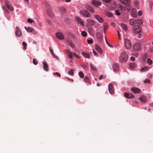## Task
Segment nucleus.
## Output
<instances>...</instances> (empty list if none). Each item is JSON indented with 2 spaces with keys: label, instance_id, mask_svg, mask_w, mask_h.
Instances as JSON below:
<instances>
[{
  "label": "nucleus",
  "instance_id": "obj_1",
  "mask_svg": "<svg viewBox=\"0 0 153 153\" xmlns=\"http://www.w3.org/2000/svg\"><path fill=\"white\" fill-rule=\"evenodd\" d=\"M128 56L127 53L125 52H122L119 57V60L120 62H123L127 61Z\"/></svg>",
  "mask_w": 153,
  "mask_h": 153
},
{
  "label": "nucleus",
  "instance_id": "obj_2",
  "mask_svg": "<svg viewBox=\"0 0 153 153\" xmlns=\"http://www.w3.org/2000/svg\"><path fill=\"white\" fill-rule=\"evenodd\" d=\"M125 46L127 49H130L132 46V44L128 39H125L124 41Z\"/></svg>",
  "mask_w": 153,
  "mask_h": 153
},
{
  "label": "nucleus",
  "instance_id": "obj_3",
  "mask_svg": "<svg viewBox=\"0 0 153 153\" xmlns=\"http://www.w3.org/2000/svg\"><path fill=\"white\" fill-rule=\"evenodd\" d=\"M15 35L19 37H21L22 35V31L20 28L18 27H15Z\"/></svg>",
  "mask_w": 153,
  "mask_h": 153
},
{
  "label": "nucleus",
  "instance_id": "obj_4",
  "mask_svg": "<svg viewBox=\"0 0 153 153\" xmlns=\"http://www.w3.org/2000/svg\"><path fill=\"white\" fill-rule=\"evenodd\" d=\"M133 31L135 33H139L141 31V29L139 25H136L133 27Z\"/></svg>",
  "mask_w": 153,
  "mask_h": 153
},
{
  "label": "nucleus",
  "instance_id": "obj_5",
  "mask_svg": "<svg viewBox=\"0 0 153 153\" xmlns=\"http://www.w3.org/2000/svg\"><path fill=\"white\" fill-rule=\"evenodd\" d=\"M141 44L139 43H135L133 45L134 49L136 51H139L141 48Z\"/></svg>",
  "mask_w": 153,
  "mask_h": 153
},
{
  "label": "nucleus",
  "instance_id": "obj_6",
  "mask_svg": "<svg viewBox=\"0 0 153 153\" xmlns=\"http://www.w3.org/2000/svg\"><path fill=\"white\" fill-rule=\"evenodd\" d=\"M108 88L109 93L112 94H114V88L112 83H111L109 84Z\"/></svg>",
  "mask_w": 153,
  "mask_h": 153
},
{
  "label": "nucleus",
  "instance_id": "obj_7",
  "mask_svg": "<svg viewBox=\"0 0 153 153\" xmlns=\"http://www.w3.org/2000/svg\"><path fill=\"white\" fill-rule=\"evenodd\" d=\"M65 52L69 58L72 59L73 58V53L71 52L68 49L65 50Z\"/></svg>",
  "mask_w": 153,
  "mask_h": 153
},
{
  "label": "nucleus",
  "instance_id": "obj_8",
  "mask_svg": "<svg viewBox=\"0 0 153 153\" xmlns=\"http://www.w3.org/2000/svg\"><path fill=\"white\" fill-rule=\"evenodd\" d=\"M117 7V3L115 1H113L112 4L109 6V9L111 10H114Z\"/></svg>",
  "mask_w": 153,
  "mask_h": 153
},
{
  "label": "nucleus",
  "instance_id": "obj_9",
  "mask_svg": "<svg viewBox=\"0 0 153 153\" xmlns=\"http://www.w3.org/2000/svg\"><path fill=\"white\" fill-rule=\"evenodd\" d=\"M87 26L93 25L95 23V22L90 19H88L86 20Z\"/></svg>",
  "mask_w": 153,
  "mask_h": 153
},
{
  "label": "nucleus",
  "instance_id": "obj_10",
  "mask_svg": "<svg viewBox=\"0 0 153 153\" xmlns=\"http://www.w3.org/2000/svg\"><path fill=\"white\" fill-rule=\"evenodd\" d=\"M46 6L47 7L46 9V12L48 15L50 16H53V14L52 13L51 11V10L50 7L48 4H46Z\"/></svg>",
  "mask_w": 153,
  "mask_h": 153
},
{
  "label": "nucleus",
  "instance_id": "obj_11",
  "mask_svg": "<svg viewBox=\"0 0 153 153\" xmlns=\"http://www.w3.org/2000/svg\"><path fill=\"white\" fill-rule=\"evenodd\" d=\"M131 90L134 93L139 94L140 92V90L137 87L131 88Z\"/></svg>",
  "mask_w": 153,
  "mask_h": 153
},
{
  "label": "nucleus",
  "instance_id": "obj_12",
  "mask_svg": "<svg viewBox=\"0 0 153 153\" xmlns=\"http://www.w3.org/2000/svg\"><path fill=\"white\" fill-rule=\"evenodd\" d=\"M95 18L100 22L102 23L103 22V18L98 15H96L94 16Z\"/></svg>",
  "mask_w": 153,
  "mask_h": 153
},
{
  "label": "nucleus",
  "instance_id": "obj_13",
  "mask_svg": "<svg viewBox=\"0 0 153 153\" xmlns=\"http://www.w3.org/2000/svg\"><path fill=\"white\" fill-rule=\"evenodd\" d=\"M56 37L59 39L62 40L64 39V37L62 34L60 32H59L56 34Z\"/></svg>",
  "mask_w": 153,
  "mask_h": 153
},
{
  "label": "nucleus",
  "instance_id": "obj_14",
  "mask_svg": "<svg viewBox=\"0 0 153 153\" xmlns=\"http://www.w3.org/2000/svg\"><path fill=\"white\" fill-rule=\"evenodd\" d=\"M92 4L95 6L98 7L101 5V3L98 1V0H93L92 1Z\"/></svg>",
  "mask_w": 153,
  "mask_h": 153
},
{
  "label": "nucleus",
  "instance_id": "obj_15",
  "mask_svg": "<svg viewBox=\"0 0 153 153\" xmlns=\"http://www.w3.org/2000/svg\"><path fill=\"white\" fill-rule=\"evenodd\" d=\"M113 68L114 71H117L119 70V65L117 63H114L113 65Z\"/></svg>",
  "mask_w": 153,
  "mask_h": 153
},
{
  "label": "nucleus",
  "instance_id": "obj_16",
  "mask_svg": "<svg viewBox=\"0 0 153 153\" xmlns=\"http://www.w3.org/2000/svg\"><path fill=\"white\" fill-rule=\"evenodd\" d=\"M124 96L126 98L128 99H131L134 97V96L133 94L128 93H124Z\"/></svg>",
  "mask_w": 153,
  "mask_h": 153
},
{
  "label": "nucleus",
  "instance_id": "obj_17",
  "mask_svg": "<svg viewBox=\"0 0 153 153\" xmlns=\"http://www.w3.org/2000/svg\"><path fill=\"white\" fill-rule=\"evenodd\" d=\"M42 63L43 65V68L44 70L46 71H47L49 69L47 63L45 61H44L42 62Z\"/></svg>",
  "mask_w": 153,
  "mask_h": 153
},
{
  "label": "nucleus",
  "instance_id": "obj_18",
  "mask_svg": "<svg viewBox=\"0 0 153 153\" xmlns=\"http://www.w3.org/2000/svg\"><path fill=\"white\" fill-rule=\"evenodd\" d=\"M95 49L100 53H102V51L101 48L97 45H96L95 46Z\"/></svg>",
  "mask_w": 153,
  "mask_h": 153
},
{
  "label": "nucleus",
  "instance_id": "obj_19",
  "mask_svg": "<svg viewBox=\"0 0 153 153\" xmlns=\"http://www.w3.org/2000/svg\"><path fill=\"white\" fill-rule=\"evenodd\" d=\"M5 4L7 7L11 11L13 10V8L12 6L9 4V2L8 1H5Z\"/></svg>",
  "mask_w": 153,
  "mask_h": 153
},
{
  "label": "nucleus",
  "instance_id": "obj_20",
  "mask_svg": "<svg viewBox=\"0 0 153 153\" xmlns=\"http://www.w3.org/2000/svg\"><path fill=\"white\" fill-rule=\"evenodd\" d=\"M131 14L132 16L134 17H136L137 16V12L136 10L134 8L132 9Z\"/></svg>",
  "mask_w": 153,
  "mask_h": 153
},
{
  "label": "nucleus",
  "instance_id": "obj_21",
  "mask_svg": "<svg viewBox=\"0 0 153 153\" xmlns=\"http://www.w3.org/2000/svg\"><path fill=\"white\" fill-rule=\"evenodd\" d=\"M82 14L84 16L87 17H90V14L87 11H83L82 12Z\"/></svg>",
  "mask_w": 153,
  "mask_h": 153
},
{
  "label": "nucleus",
  "instance_id": "obj_22",
  "mask_svg": "<svg viewBox=\"0 0 153 153\" xmlns=\"http://www.w3.org/2000/svg\"><path fill=\"white\" fill-rule=\"evenodd\" d=\"M76 20L78 23V24H80L81 26H84V25L83 22L79 18L76 17Z\"/></svg>",
  "mask_w": 153,
  "mask_h": 153
},
{
  "label": "nucleus",
  "instance_id": "obj_23",
  "mask_svg": "<svg viewBox=\"0 0 153 153\" xmlns=\"http://www.w3.org/2000/svg\"><path fill=\"white\" fill-rule=\"evenodd\" d=\"M123 4L126 5H128L130 3V0H120Z\"/></svg>",
  "mask_w": 153,
  "mask_h": 153
},
{
  "label": "nucleus",
  "instance_id": "obj_24",
  "mask_svg": "<svg viewBox=\"0 0 153 153\" xmlns=\"http://www.w3.org/2000/svg\"><path fill=\"white\" fill-rule=\"evenodd\" d=\"M140 101L143 103H145L146 101V97L145 96H141L140 98Z\"/></svg>",
  "mask_w": 153,
  "mask_h": 153
},
{
  "label": "nucleus",
  "instance_id": "obj_25",
  "mask_svg": "<svg viewBox=\"0 0 153 153\" xmlns=\"http://www.w3.org/2000/svg\"><path fill=\"white\" fill-rule=\"evenodd\" d=\"M82 55L85 58H87L88 59L90 58V54L88 53H86L85 52H82Z\"/></svg>",
  "mask_w": 153,
  "mask_h": 153
},
{
  "label": "nucleus",
  "instance_id": "obj_26",
  "mask_svg": "<svg viewBox=\"0 0 153 153\" xmlns=\"http://www.w3.org/2000/svg\"><path fill=\"white\" fill-rule=\"evenodd\" d=\"M121 26L126 31H127L128 30V27L126 24L122 23L121 24Z\"/></svg>",
  "mask_w": 153,
  "mask_h": 153
},
{
  "label": "nucleus",
  "instance_id": "obj_27",
  "mask_svg": "<svg viewBox=\"0 0 153 153\" xmlns=\"http://www.w3.org/2000/svg\"><path fill=\"white\" fill-rule=\"evenodd\" d=\"M129 23L131 26H134L136 24L135 20L133 19H130L129 21Z\"/></svg>",
  "mask_w": 153,
  "mask_h": 153
},
{
  "label": "nucleus",
  "instance_id": "obj_28",
  "mask_svg": "<svg viewBox=\"0 0 153 153\" xmlns=\"http://www.w3.org/2000/svg\"><path fill=\"white\" fill-rule=\"evenodd\" d=\"M25 28L27 30L28 32H33V29L32 27H25Z\"/></svg>",
  "mask_w": 153,
  "mask_h": 153
},
{
  "label": "nucleus",
  "instance_id": "obj_29",
  "mask_svg": "<svg viewBox=\"0 0 153 153\" xmlns=\"http://www.w3.org/2000/svg\"><path fill=\"white\" fill-rule=\"evenodd\" d=\"M3 10H5V13H7V15H6V17L8 19H9L10 18V16L9 15H8L9 12L8 11L5 9V8L4 7H3Z\"/></svg>",
  "mask_w": 153,
  "mask_h": 153
},
{
  "label": "nucleus",
  "instance_id": "obj_30",
  "mask_svg": "<svg viewBox=\"0 0 153 153\" xmlns=\"http://www.w3.org/2000/svg\"><path fill=\"white\" fill-rule=\"evenodd\" d=\"M118 9L119 11H123L125 10L124 7L121 4H118Z\"/></svg>",
  "mask_w": 153,
  "mask_h": 153
},
{
  "label": "nucleus",
  "instance_id": "obj_31",
  "mask_svg": "<svg viewBox=\"0 0 153 153\" xmlns=\"http://www.w3.org/2000/svg\"><path fill=\"white\" fill-rule=\"evenodd\" d=\"M149 70V67L147 66H146L143 68L140 69V71L141 72H143L145 71H148Z\"/></svg>",
  "mask_w": 153,
  "mask_h": 153
},
{
  "label": "nucleus",
  "instance_id": "obj_32",
  "mask_svg": "<svg viewBox=\"0 0 153 153\" xmlns=\"http://www.w3.org/2000/svg\"><path fill=\"white\" fill-rule=\"evenodd\" d=\"M83 81L86 83H90L88 77L87 76H85L83 79Z\"/></svg>",
  "mask_w": 153,
  "mask_h": 153
},
{
  "label": "nucleus",
  "instance_id": "obj_33",
  "mask_svg": "<svg viewBox=\"0 0 153 153\" xmlns=\"http://www.w3.org/2000/svg\"><path fill=\"white\" fill-rule=\"evenodd\" d=\"M97 37L100 40L102 39V36L101 34L100 33H97L96 34Z\"/></svg>",
  "mask_w": 153,
  "mask_h": 153
},
{
  "label": "nucleus",
  "instance_id": "obj_34",
  "mask_svg": "<svg viewBox=\"0 0 153 153\" xmlns=\"http://www.w3.org/2000/svg\"><path fill=\"white\" fill-rule=\"evenodd\" d=\"M68 43V44L69 45L71 48H74V45L73 43L71 42V41L70 40H68L67 41Z\"/></svg>",
  "mask_w": 153,
  "mask_h": 153
},
{
  "label": "nucleus",
  "instance_id": "obj_35",
  "mask_svg": "<svg viewBox=\"0 0 153 153\" xmlns=\"http://www.w3.org/2000/svg\"><path fill=\"white\" fill-rule=\"evenodd\" d=\"M136 24L141 25L142 24V22L141 19H137L135 20Z\"/></svg>",
  "mask_w": 153,
  "mask_h": 153
},
{
  "label": "nucleus",
  "instance_id": "obj_36",
  "mask_svg": "<svg viewBox=\"0 0 153 153\" xmlns=\"http://www.w3.org/2000/svg\"><path fill=\"white\" fill-rule=\"evenodd\" d=\"M90 68L93 71H96L97 70L96 68L95 67V66L93 65L91 63H90Z\"/></svg>",
  "mask_w": 153,
  "mask_h": 153
},
{
  "label": "nucleus",
  "instance_id": "obj_37",
  "mask_svg": "<svg viewBox=\"0 0 153 153\" xmlns=\"http://www.w3.org/2000/svg\"><path fill=\"white\" fill-rule=\"evenodd\" d=\"M147 64L150 65H152L153 62L152 60H151V59L149 58H148L147 59Z\"/></svg>",
  "mask_w": 153,
  "mask_h": 153
},
{
  "label": "nucleus",
  "instance_id": "obj_38",
  "mask_svg": "<svg viewBox=\"0 0 153 153\" xmlns=\"http://www.w3.org/2000/svg\"><path fill=\"white\" fill-rule=\"evenodd\" d=\"M74 70L73 69H71L68 72V74L70 75L74 76Z\"/></svg>",
  "mask_w": 153,
  "mask_h": 153
},
{
  "label": "nucleus",
  "instance_id": "obj_39",
  "mask_svg": "<svg viewBox=\"0 0 153 153\" xmlns=\"http://www.w3.org/2000/svg\"><path fill=\"white\" fill-rule=\"evenodd\" d=\"M79 75L81 78H83L84 77V74L81 71L79 72Z\"/></svg>",
  "mask_w": 153,
  "mask_h": 153
},
{
  "label": "nucleus",
  "instance_id": "obj_40",
  "mask_svg": "<svg viewBox=\"0 0 153 153\" xmlns=\"http://www.w3.org/2000/svg\"><path fill=\"white\" fill-rule=\"evenodd\" d=\"M81 35L83 37H86L87 35V33L85 31H83L81 33Z\"/></svg>",
  "mask_w": 153,
  "mask_h": 153
},
{
  "label": "nucleus",
  "instance_id": "obj_41",
  "mask_svg": "<svg viewBox=\"0 0 153 153\" xmlns=\"http://www.w3.org/2000/svg\"><path fill=\"white\" fill-rule=\"evenodd\" d=\"M129 67L132 69H133L135 67V65L134 63L130 64H129Z\"/></svg>",
  "mask_w": 153,
  "mask_h": 153
},
{
  "label": "nucleus",
  "instance_id": "obj_42",
  "mask_svg": "<svg viewBox=\"0 0 153 153\" xmlns=\"http://www.w3.org/2000/svg\"><path fill=\"white\" fill-rule=\"evenodd\" d=\"M73 56H74L75 58L76 59H79L80 58L79 55L75 53H73Z\"/></svg>",
  "mask_w": 153,
  "mask_h": 153
},
{
  "label": "nucleus",
  "instance_id": "obj_43",
  "mask_svg": "<svg viewBox=\"0 0 153 153\" xmlns=\"http://www.w3.org/2000/svg\"><path fill=\"white\" fill-rule=\"evenodd\" d=\"M33 62L34 64L36 65L38 64V61L35 59H33Z\"/></svg>",
  "mask_w": 153,
  "mask_h": 153
},
{
  "label": "nucleus",
  "instance_id": "obj_44",
  "mask_svg": "<svg viewBox=\"0 0 153 153\" xmlns=\"http://www.w3.org/2000/svg\"><path fill=\"white\" fill-rule=\"evenodd\" d=\"M87 42L89 44H92L93 42V40L92 39H90L88 40L87 41Z\"/></svg>",
  "mask_w": 153,
  "mask_h": 153
},
{
  "label": "nucleus",
  "instance_id": "obj_45",
  "mask_svg": "<svg viewBox=\"0 0 153 153\" xmlns=\"http://www.w3.org/2000/svg\"><path fill=\"white\" fill-rule=\"evenodd\" d=\"M88 10L91 12H94V10L93 8L91 7H89L88 8Z\"/></svg>",
  "mask_w": 153,
  "mask_h": 153
},
{
  "label": "nucleus",
  "instance_id": "obj_46",
  "mask_svg": "<svg viewBox=\"0 0 153 153\" xmlns=\"http://www.w3.org/2000/svg\"><path fill=\"white\" fill-rule=\"evenodd\" d=\"M27 21L30 23H32L34 22V21L33 20L30 18L27 19Z\"/></svg>",
  "mask_w": 153,
  "mask_h": 153
},
{
  "label": "nucleus",
  "instance_id": "obj_47",
  "mask_svg": "<svg viewBox=\"0 0 153 153\" xmlns=\"http://www.w3.org/2000/svg\"><path fill=\"white\" fill-rule=\"evenodd\" d=\"M60 11L62 13H64L65 12V9L64 8H60Z\"/></svg>",
  "mask_w": 153,
  "mask_h": 153
},
{
  "label": "nucleus",
  "instance_id": "obj_48",
  "mask_svg": "<svg viewBox=\"0 0 153 153\" xmlns=\"http://www.w3.org/2000/svg\"><path fill=\"white\" fill-rule=\"evenodd\" d=\"M105 76L103 75H101L99 79L101 80L102 79H105Z\"/></svg>",
  "mask_w": 153,
  "mask_h": 153
},
{
  "label": "nucleus",
  "instance_id": "obj_49",
  "mask_svg": "<svg viewBox=\"0 0 153 153\" xmlns=\"http://www.w3.org/2000/svg\"><path fill=\"white\" fill-rule=\"evenodd\" d=\"M53 75H56L57 76H58L59 77H60L61 76V75H60V74L58 72H56L55 73H53Z\"/></svg>",
  "mask_w": 153,
  "mask_h": 153
},
{
  "label": "nucleus",
  "instance_id": "obj_50",
  "mask_svg": "<svg viewBox=\"0 0 153 153\" xmlns=\"http://www.w3.org/2000/svg\"><path fill=\"white\" fill-rule=\"evenodd\" d=\"M93 53H94V55L97 57L98 56V55L97 54V53L94 50H93Z\"/></svg>",
  "mask_w": 153,
  "mask_h": 153
},
{
  "label": "nucleus",
  "instance_id": "obj_51",
  "mask_svg": "<svg viewBox=\"0 0 153 153\" xmlns=\"http://www.w3.org/2000/svg\"><path fill=\"white\" fill-rule=\"evenodd\" d=\"M119 11V10H116L115 11V13L116 15H120V13Z\"/></svg>",
  "mask_w": 153,
  "mask_h": 153
},
{
  "label": "nucleus",
  "instance_id": "obj_52",
  "mask_svg": "<svg viewBox=\"0 0 153 153\" xmlns=\"http://www.w3.org/2000/svg\"><path fill=\"white\" fill-rule=\"evenodd\" d=\"M143 82L145 83H150V80L149 79H146V80H144L143 81Z\"/></svg>",
  "mask_w": 153,
  "mask_h": 153
},
{
  "label": "nucleus",
  "instance_id": "obj_53",
  "mask_svg": "<svg viewBox=\"0 0 153 153\" xmlns=\"http://www.w3.org/2000/svg\"><path fill=\"white\" fill-rule=\"evenodd\" d=\"M32 32V34L34 35H36L38 33L37 31H33Z\"/></svg>",
  "mask_w": 153,
  "mask_h": 153
},
{
  "label": "nucleus",
  "instance_id": "obj_54",
  "mask_svg": "<svg viewBox=\"0 0 153 153\" xmlns=\"http://www.w3.org/2000/svg\"><path fill=\"white\" fill-rule=\"evenodd\" d=\"M142 12L141 11H139L138 12V15L139 16H140L142 15Z\"/></svg>",
  "mask_w": 153,
  "mask_h": 153
},
{
  "label": "nucleus",
  "instance_id": "obj_55",
  "mask_svg": "<svg viewBox=\"0 0 153 153\" xmlns=\"http://www.w3.org/2000/svg\"><path fill=\"white\" fill-rule=\"evenodd\" d=\"M130 59L133 61H134L135 60V59L134 56H131L130 58Z\"/></svg>",
  "mask_w": 153,
  "mask_h": 153
},
{
  "label": "nucleus",
  "instance_id": "obj_56",
  "mask_svg": "<svg viewBox=\"0 0 153 153\" xmlns=\"http://www.w3.org/2000/svg\"><path fill=\"white\" fill-rule=\"evenodd\" d=\"M107 15L108 16H109L110 17H111L113 16L112 14L111 13L108 12V13H107Z\"/></svg>",
  "mask_w": 153,
  "mask_h": 153
},
{
  "label": "nucleus",
  "instance_id": "obj_57",
  "mask_svg": "<svg viewBox=\"0 0 153 153\" xmlns=\"http://www.w3.org/2000/svg\"><path fill=\"white\" fill-rule=\"evenodd\" d=\"M66 78L68 79V80L69 81H70L71 82H73V80L72 79H71V78H70L69 77H66Z\"/></svg>",
  "mask_w": 153,
  "mask_h": 153
},
{
  "label": "nucleus",
  "instance_id": "obj_58",
  "mask_svg": "<svg viewBox=\"0 0 153 153\" xmlns=\"http://www.w3.org/2000/svg\"><path fill=\"white\" fill-rule=\"evenodd\" d=\"M103 1L106 3H109L110 2L111 0H102Z\"/></svg>",
  "mask_w": 153,
  "mask_h": 153
},
{
  "label": "nucleus",
  "instance_id": "obj_59",
  "mask_svg": "<svg viewBox=\"0 0 153 153\" xmlns=\"http://www.w3.org/2000/svg\"><path fill=\"white\" fill-rule=\"evenodd\" d=\"M49 50H50V52H51V53L52 54V55H53V56L54 55V54H53V51L51 49V48H50L49 49Z\"/></svg>",
  "mask_w": 153,
  "mask_h": 153
},
{
  "label": "nucleus",
  "instance_id": "obj_60",
  "mask_svg": "<svg viewBox=\"0 0 153 153\" xmlns=\"http://www.w3.org/2000/svg\"><path fill=\"white\" fill-rule=\"evenodd\" d=\"M132 55L134 56H135L137 57L138 56V53H133Z\"/></svg>",
  "mask_w": 153,
  "mask_h": 153
},
{
  "label": "nucleus",
  "instance_id": "obj_61",
  "mask_svg": "<svg viewBox=\"0 0 153 153\" xmlns=\"http://www.w3.org/2000/svg\"><path fill=\"white\" fill-rule=\"evenodd\" d=\"M27 45V44L25 42H23V43H22V45L24 46H26Z\"/></svg>",
  "mask_w": 153,
  "mask_h": 153
},
{
  "label": "nucleus",
  "instance_id": "obj_62",
  "mask_svg": "<svg viewBox=\"0 0 153 153\" xmlns=\"http://www.w3.org/2000/svg\"><path fill=\"white\" fill-rule=\"evenodd\" d=\"M117 32H118V35L119 38L120 39L121 37H120L119 32V31L118 30H117Z\"/></svg>",
  "mask_w": 153,
  "mask_h": 153
},
{
  "label": "nucleus",
  "instance_id": "obj_63",
  "mask_svg": "<svg viewBox=\"0 0 153 153\" xmlns=\"http://www.w3.org/2000/svg\"><path fill=\"white\" fill-rule=\"evenodd\" d=\"M47 23L49 25H50L51 24V22L49 20H48Z\"/></svg>",
  "mask_w": 153,
  "mask_h": 153
},
{
  "label": "nucleus",
  "instance_id": "obj_64",
  "mask_svg": "<svg viewBox=\"0 0 153 153\" xmlns=\"http://www.w3.org/2000/svg\"><path fill=\"white\" fill-rule=\"evenodd\" d=\"M148 77H149L150 78H151L152 77V74H149L148 75Z\"/></svg>",
  "mask_w": 153,
  "mask_h": 153
}]
</instances>
